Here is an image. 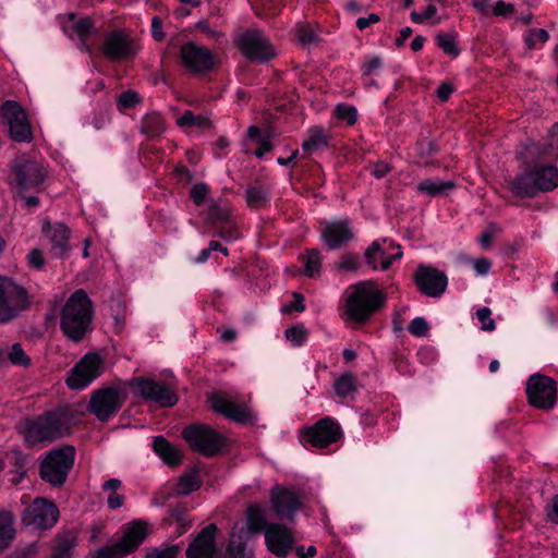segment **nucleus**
Listing matches in <instances>:
<instances>
[{
  "label": "nucleus",
  "mask_w": 558,
  "mask_h": 558,
  "mask_svg": "<svg viewBox=\"0 0 558 558\" xmlns=\"http://www.w3.org/2000/svg\"><path fill=\"white\" fill-rule=\"evenodd\" d=\"M343 432L340 424L332 417L326 416L302 432V441L317 449H324L340 441Z\"/></svg>",
  "instance_id": "nucleus-10"
},
{
  "label": "nucleus",
  "mask_w": 558,
  "mask_h": 558,
  "mask_svg": "<svg viewBox=\"0 0 558 558\" xmlns=\"http://www.w3.org/2000/svg\"><path fill=\"white\" fill-rule=\"evenodd\" d=\"M201 485V480L196 471L189 472L182 475L177 484V493L179 495H189L196 490Z\"/></svg>",
  "instance_id": "nucleus-36"
},
{
  "label": "nucleus",
  "mask_w": 558,
  "mask_h": 558,
  "mask_svg": "<svg viewBox=\"0 0 558 558\" xmlns=\"http://www.w3.org/2000/svg\"><path fill=\"white\" fill-rule=\"evenodd\" d=\"M380 21V17L379 15L375 14V13H371L368 16L366 17H359L355 22V25L356 27L360 29V31H364L366 29L367 27H369L371 25L373 24H376Z\"/></svg>",
  "instance_id": "nucleus-58"
},
{
  "label": "nucleus",
  "mask_w": 558,
  "mask_h": 558,
  "mask_svg": "<svg viewBox=\"0 0 558 558\" xmlns=\"http://www.w3.org/2000/svg\"><path fill=\"white\" fill-rule=\"evenodd\" d=\"M27 291L8 277L0 276V324L15 318L27 308Z\"/></svg>",
  "instance_id": "nucleus-6"
},
{
  "label": "nucleus",
  "mask_w": 558,
  "mask_h": 558,
  "mask_svg": "<svg viewBox=\"0 0 558 558\" xmlns=\"http://www.w3.org/2000/svg\"><path fill=\"white\" fill-rule=\"evenodd\" d=\"M476 319L481 323V329L484 331H493L496 328L495 320L492 317L489 307H481L475 313Z\"/></svg>",
  "instance_id": "nucleus-48"
},
{
  "label": "nucleus",
  "mask_w": 558,
  "mask_h": 558,
  "mask_svg": "<svg viewBox=\"0 0 558 558\" xmlns=\"http://www.w3.org/2000/svg\"><path fill=\"white\" fill-rule=\"evenodd\" d=\"M69 20L73 22V28L75 33L78 35V37L82 40V46L86 51H89V46L85 43V37L92 32L93 29V22L88 17H84L81 20L75 21L74 14H69Z\"/></svg>",
  "instance_id": "nucleus-39"
},
{
  "label": "nucleus",
  "mask_w": 558,
  "mask_h": 558,
  "mask_svg": "<svg viewBox=\"0 0 558 558\" xmlns=\"http://www.w3.org/2000/svg\"><path fill=\"white\" fill-rule=\"evenodd\" d=\"M454 187L452 181H442L439 179H427L417 184V192L428 196H437Z\"/></svg>",
  "instance_id": "nucleus-32"
},
{
  "label": "nucleus",
  "mask_w": 558,
  "mask_h": 558,
  "mask_svg": "<svg viewBox=\"0 0 558 558\" xmlns=\"http://www.w3.org/2000/svg\"><path fill=\"white\" fill-rule=\"evenodd\" d=\"M207 193H208L207 185L204 183H197L191 189L190 195L196 205H201V204H203Z\"/></svg>",
  "instance_id": "nucleus-55"
},
{
  "label": "nucleus",
  "mask_w": 558,
  "mask_h": 558,
  "mask_svg": "<svg viewBox=\"0 0 558 558\" xmlns=\"http://www.w3.org/2000/svg\"><path fill=\"white\" fill-rule=\"evenodd\" d=\"M75 450L71 446H63L47 453L40 464V476L53 486H61L72 469Z\"/></svg>",
  "instance_id": "nucleus-5"
},
{
  "label": "nucleus",
  "mask_w": 558,
  "mask_h": 558,
  "mask_svg": "<svg viewBox=\"0 0 558 558\" xmlns=\"http://www.w3.org/2000/svg\"><path fill=\"white\" fill-rule=\"evenodd\" d=\"M180 553L179 545H167L161 547H151L146 551V558H177Z\"/></svg>",
  "instance_id": "nucleus-43"
},
{
  "label": "nucleus",
  "mask_w": 558,
  "mask_h": 558,
  "mask_svg": "<svg viewBox=\"0 0 558 558\" xmlns=\"http://www.w3.org/2000/svg\"><path fill=\"white\" fill-rule=\"evenodd\" d=\"M298 38L302 44H312L316 40V34L306 27H300L298 29Z\"/></svg>",
  "instance_id": "nucleus-62"
},
{
  "label": "nucleus",
  "mask_w": 558,
  "mask_h": 558,
  "mask_svg": "<svg viewBox=\"0 0 558 558\" xmlns=\"http://www.w3.org/2000/svg\"><path fill=\"white\" fill-rule=\"evenodd\" d=\"M327 135L324 129L319 126L311 128L307 132V138L302 144L304 155H312L327 147Z\"/></svg>",
  "instance_id": "nucleus-30"
},
{
  "label": "nucleus",
  "mask_w": 558,
  "mask_h": 558,
  "mask_svg": "<svg viewBox=\"0 0 558 558\" xmlns=\"http://www.w3.org/2000/svg\"><path fill=\"white\" fill-rule=\"evenodd\" d=\"M2 117L9 124L10 135L15 142H31L32 129L23 108L15 101L8 100L1 107Z\"/></svg>",
  "instance_id": "nucleus-19"
},
{
  "label": "nucleus",
  "mask_w": 558,
  "mask_h": 558,
  "mask_svg": "<svg viewBox=\"0 0 558 558\" xmlns=\"http://www.w3.org/2000/svg\"><path fill=\"white\" fill-rule=\"evenodd\" d=\"M235 45L245 58L256 62H267L277 52L268 37L259 29H248L235 38Z\"/></svg>",
  "instance_id": "nucleus-8"
},
{
  "label": "nucleus",
  "mask_w": 558,
  "mask_h": 558,
  "mask_svg": "<svg viewBox=\"0 0 558 558\" xmlns=\"http://www.w3.org/2000/svg\"><path fill=\"white\" fill-rule=\"evenodd\" d=\"M271 509L275 514L290 522L302 508V496L299 492L282 486H275L269 495Z\"/></svg>",
  "instance_id": "nucleus-17"
},
{
  "label": "nucleus",
  "mask_w": 558,
  "mask_h": 558,
  "mask_svg": "<svg viewBox=\"0 0 558 558\" xmlns=\"http://www.w3.org/2000/svg\"><path fill=\"white\" fill-rule=\"evenodd\" d=\"M303 302H304L303 295L295 292V293H293V301L290 302L289 304H286L282 307V312H284V313L291 312V311L303 312L305 310Z\"/></svg>",
  "instance_id": "nucleus-57"
},
{
  "label": "nucleus",
  "mask_w": 558,
  "mask_h": 558,
  "mask_svg": "<svg viewBox=\"0 0 558 558\" xmlns=\"http://www.w3.org/2000/svg\"><path fill=\"white\" fill-rule=\"evenodd\" d=\"M104 372V361L98 353H87L70 371L66 385L71 389L81 390L90 385Z\"/></svg>",
  "instance_id": "nucleus-11"
},
{
  "label": "nucleus",
  "mask_w": 558,
  "mask_h": 558,
  "mask_svg": "<svg viewBox=\"0 0 558 558\" xmlns=\"http://www.w3.org/2000/svg\"><path fill=\"white\" fill-rule=\"evenodd\" d=\"M13 168L17 183L22 189L37 186L45 178L43 167L33 160H17Z\"/></svg>",
  "instance_id": "nucleus-26"
},
{
  "label": "nucleus",
  "mask_w": 558,
  "mask_h": 558,
  "mask_svg": "<svg viewBox=\"0 0 558 558\" xmlns=\"http://www.w3.org/2000/svg\"><path fill=\"white\" fill-rule=\"evenodd\" d=\"M418 290L430 298H439L447 289L448 279L445 272L421 264L414 272Z\"/></svg>",
  "instance_id": "nucleus-20"
},
{
  "label": "nucleus",
  "mask_w": 558,
  "mask_h": 558,
  "mask_svg": "<svg viewBox=\"0 0 558 558\" xmlns=\"http://www.w3.org/2000/svg\"><path fill=\"white\" fill-rule=\"evenodd\" d=\"M286 338L292 342L294 345H300L304 342L306 338V332L303 327L294 326L291 328H288L284 331Z\"/></svg>",
  "instance_id": "nucleus-51"
},
{
  "label": "nucleus",
  "mask_w": 558,
  "mask_h": 558,
  "mask_svg": "<svg viewBox=\"0 0 558 558\" xmlns=\"http://www.w3.org/2000/svg\"><path fill=\"white\" fill-rule=\"evenodd\" d=\"M339 267L343 270L348 271H354L359 267V260L357 257L354 255H347L344 256L341 262L339 263Z\"/></svg>",
  "instance_id": "nucleus-59"
},
{
  "label": "nucleus",
  "mask_w": 558,
  "mask_h": 558,
  "mask_svg": "<svg viewBox=\"0 0 558 558\" xmlns=\"http://www.w3.org/2000/svg\"><path fill=\"white\" fill-rule=\"evenodd\" d=\"M493 13L496 16H510L514 13V7L511 3H506L504 1H497L493 8Z\"/></svg>",
  "instance_id": "nucleus-56"
},
{
  "label": "nucleus",
  "mask_w": 558,
  "mask_h": 558,
  "mask_svg": "<svg viewBox=\"0 0 558 558\" xmlns=\"http://www.w3.org/2000/svg\"><path fill=\"white\" fill-rule=\"evenodd\" d=\"M124 402V397L118 388H104L93 393L88 410L100 421H108Z\"/></svg>",
  "instance_id": "nucleus-15"
},
{
  "label": "nucleus",
  "mask_w": 558,
  "mask_h": 558,
  "mask_svg": "<svg viewBox=\"0 0 558 558\" xmlns=\"http://www.w3.org/2000/svg\"><path fill=\"white\" fill-rule=\"evenodd\" d=\"M153 449L168 464L174 465L181 461L180 451L162 436L154 438Z\"/></svg>",
  "instance_id": "nucleus-29"
},
{
  "label": "nucleus",
  "mask_w": 558,
  "mask_h": 558,
  "mask_svg": "<svg viewBox=\"0 0 558 558\" xmlns=\"http://www.w3.org/2000/svg\"><path fill=\"white\" fill-rule=\"evenodd\" d=\"M526 395L533 407L549 410L556 403V383L548 376L534 374L527 380Z\"/></svg>",
  "instance_id": "nucleus-13"
},
{
  "label": "nucleus",
  "mask_w": 558,
  "mask_h": 558,
  "mask_svg": "<svg viewBox=\"0 0 558 558\" xmlns=\"http://www.w3.org/2000/svg\"><path fill=\"white\" fill-rule=\"evenodd\" d=\"M267 549L279 558H286L294 542L292 532L281 523H270L265 533Z\"/></svg>",
  "instance_id": "nucleus-23"
},
{
  "label": "nucleus",
  "mask_w": 558,
  "mask_h": 558,
  "mask_svg": "<svg viewBox=\"0 0 558 558\" xmlns=\"http://www.w3.org/2000/svg\"><path fill=\"white\" fill-rule=\"evenodd\" d=\"M15 536L14 517L9 511L0 512V551L7 548Z\"/></svg>",
  "instance_id": "nucleus-31"
},
{
  "label": "nucleus",
  "mask_w": 558,
  "mask_h": 558,
  "mask_svg": "<svg viewBox=\"0 0 558 558\" xmlns=\"http://www.w3.org/2000/svg\"><path fill=\"white\" fill-rule=\"evenodd\" d=\"M545 153L558 157V123H555L549 130Z\"/></svg>",
  "instance_id": "nucleus-52"
},
{
  "label": "nucleus",
  "mask_w": 558,
  "mask_h": 558,
  "mask_svg": "<svg viewBox=\"0 0 558 558\" xmlns=\"http://www.w3.org/2000/svg\"><path fill=\"white\" fill-rule=\"evenodd\" d=\"M557 186L558 168L547 163L530 167L510 182V190L520 197H534L538 193L551 192Z\"/></svg>",
  "instance_id": "nucleus-4"
},
{
  "label": "nucleus",
  "mask_w": 558,
  "mask_h": 558,
  "mask_svg": "<svg viewBox=\"0 0 558 558\" xmlns=\"http://www.w3.org/2000/svg\"><path fill=\"white\" fill-rule=\"evenodd\" d=\"M208 219L216 226L229 222L230 211L227 206L214 203L208 208Z\"/></svg>",
  "instance_id": "nucleus-42"
},
{
  "label": "nucleus",
  "mask_w": 558,
  "mask_h": 558,
  "mask_svg": "<svg viewBox=\"0 0 558 558\" xmlns=\"http://www.w3.org/2000/svg\"><path fill=\"white\" fill-rule=\"evenodd\" d=\"M28 264L32 268L40 269L44 266V256L41 251H31V253L28 254Z\"/></svg>",
  "instance_id": "nucleus-60"
},
{
  "label": "nucleus",
  "mask_w": 558,
  "mask_h": 558,
  "mask_svg": "<svg viewBox=\"0 0 558 558\" xmlns=\"http://www.w3.org/2000/svg\"><path fill=\"white\" fill-rule=\"evenodd\" d=\"M137 392L147 401L157 403L160 407H173L178 402V396L167 384L151 378L140 377L134 381Z\"/></svg>",
  "instance_id": "nucleus-18"
},
{
  "label": "nucleus",
  "mask_w": 558,
  "mask_h": 558,
  "mask_svg": "<svg viewBox=\"0 0 558 558\" xmlns=\"http://www.w3.org/2000/svg\"><path fill=\"white\" fill-rule=\"evenodd\" d=\"M218 234L226 241H235L240 238V231L230 221L222 226H219Z\"/></svg>",
  "instance_id": "nucleus-53"
},
{
  "label": "nucleus",
  "mask_w": 558,
  "mask_h": 558,
  "mask_svg": "<svg viewBox=\"0 0 558 558\" xmlns=\"http://www.w3.org/2000/svg\"><path fill=\"white\" fill-rule=\"evenodd\" d=\"M141 102L140 95L130 89L124 93H122L117 100V107L120 111H124L129 108H133L135 105Z\"/></svg>",
  "instance_id": "nucleus-46"
},
{
  "label": "nucleus",
  "mask_w": 558,
  "mask_h": 558,
  "mask_svg": "<svg viewBox=\"0 0 558 558\" xmlns=\"http://www.w3.org/2000/svg\"><path fill=\"white\" fill-rule=\"evenodd\" d=\"M43 232L52 243V248L56 251V254H62L68 248L70 230L65 225L46 221L43 225Z\"/></svg>",
  "instance_id": "nucleus-27"
},
{
  "label": "nucleus",
  "mask_w": 558,
  "mask_h": 558,
  "mask_svg": "<svg viewBox=\"0 0 558 558\" xmlns=\"http://www.w3.org/2000/svg\"><path fill=\"white\" fill-rule=\"evenodd\" d=\"M229 551L232 558H253L252 549L247 548L241 535L232 534L229 543Z\"/></svg>",
  "instance_id": "nucleus-38"
},
{
  "label": "nucleus",
  "mask_w": 558,
  "mask_h": 558,
  "mask_svg": "<svg viewBox=\"0 0 558 558\" xmlns=\"http://www.w3.org/2000/svg\"><path fill=\"white\" fill-rule=\"evenodd\" d=\"M93 304L86 292L76 290L61 311V330L73 341H80L90 329Z\"/></svg>",
  "instance_id": "nucleus-3"
},
{
  "label": "nucleus",
  "mask_w": 558,
  "mask_h": 558,
  "mask_svg": "<svg viewBox=\"0 0 558 558\" xmlns=\"http://www.w3.org/2000/svg\"><path fill=\"white\" fill-rule=\"evenodd\" d=\"M183 438L190 448L205 457H211L218 453L225 446V437L203 424H194L185 427L182 432Z\"/></svg>",
  "instance_id": "nucleus-7"
},
{
  "label": "nucleus",
  "mask_w": 558,
  "mask_h": 558,
  "mask_svg": "<svg viewBox=\"0 0 558 558\" xmlns=\"http://www.w3.org/2000/svg\"><path fill=\"white\" fill-rule=\"evenodd\" d=\"M268 199L267 191L260 185H254L246 190V202L254 208L262 207Z\"/></svg>",
  "instance_id": "nucleus-41"
},
{
  "label": "nucleus",
  "mask_w": 558,
  "mask_h": 558,
  "mask_svg": "<svg viewBox=\"0 0 558 558\" xmlns=\"http://www.w3.org/2000/svg\"><path fill=\"white\" fill-rule=\"evenodd\" d=\"M216 532L215 524L204 527L186 549L187 558H213L216 553Z\"/></svg>",
  "instance_id": "nucleus-25"
},
{
  "label": "nucleus",
  "mask_w": 558,
  "mask_h": 558,
  "mask_svg": "<svg viewBox=\"0 0 558 558\" xmlns=\"http://www.w3.org/2000/svg\"><path fill=\"white\" fill-rule=\"evenodd\" d=\"M59 510L56 505L45 498H36L25 508L22 522L33 530H49L58 521Z\"/></svg>",
  "instance_id": "nucleus-12"
},
{
  "label": "nucleus",
  "mask_w": 558,
  "mask_h": 558,
  "mask_svg": "<svg viewBox=\"0 0 558 558\" xmlns=\"http://www.w3.org/2000/svg\"><path fill=\"white\" fill-rule=\"evenodd\" d=\"M549 38L548 32L544 28L531 29L524 38L529 49H535L544 45Z\"/></svg>",
  "instance_id": "nucleus-44"
},
{
  "label": "nucleus",
  "mask_w": 558,
  "mask_h": 558,
  "mask_svg": "<svg viewBox=\"0 0 558 558\" xmlns=\"http://www.w3.org/2000/svg\"><path fill=\"white\" fill-rule=\"evenodd\" d=\"M74 545L72 537L66 536L58 538L51 558H70Z\"/></svg>",
  "instance_id": "nucleus-45"
},
{
  "label": "nucleus",
  "mask_w": 558,
  "mask_h": 558,
  "mask_svg": "<svg viewBox=\"0 0 558 558\" xmlns=\"http://www.w3.org/2000/svg\"><path fill=\"white\" fill-rule=\"evenodd\" d=\"M8 359L10 362L14 365L19 366H29L31 365V359L26 355L24 350L22 349L21 344L14 343L9 353Z\"/></svg>",
  "instance_id": "nucleus-47"
},
{
  "label": "nucleus",
  "mask_w": 558,
  "mask_h": 558,
  "mask_svg": "<svg viewBox=\"0 0 558 558\" xmlns=\"http://www.w3.org/2000/svg\"><path fill=\"white\" fill-rule=\"evenodd\" d=\"M473 267L478 276H485L489 271L492 264L487 258H480L473 260Z\"/></svg>",
  "instance_id": "nucleus-61"
},
{
  "label": "nucleus",
  "mask_w": 558,
  "mask_h": 558,
  "mask_svg": "<svg viewBox=\"0 0 558 558\" xmlns=\"http://www.w3.org/2000/svg\"><path fill=\"white\" fill-rule=\"evenodd\" d=\"M183 65L192 73L202 75L217 65V57L207 48L194 43H186L181 48Z\"/></svg>",
  "instance_id": "nucleus-16"
},
{
  "label": "nucleus",
  "mask_w": 558,
  "mask_h": 558,
  "mask_svg": "<svg viewBox=\"0 0 558 558\" xmlns=\"http://www.w3.org/2000/svg\"><path fill=\"white\" fill-rule=\"evenodd\" d=\"M333 389L340 398H351L356 392V380L352 374H343L333 383Z\"/></svg>",
  "instance_id": "nucleus-33"
},
{
  "label": "nucleus",
  "mask_w": 558,
  "mask_h": 558,
  "mask_svg": "<svg viewBox=\"0 0 558 558\" xmlns=\"http://www.w3.org/2000/svg\"><path fill=\"white\" fill-rule=\"evenodd\" d=\"M381 59L378 56L366 57L361 68L363 75L369 76L375 74L381 68Z\"/></svg>",
  "instance_id": "nucleus-50"
},
{
  "label": "nucleus",
  "mask_w": 558,
  "mask_h": 558,
  "mask_svg": "<svg viewBox=\"0 0 558 558\" xmlns=\"http://www.w3.org/2000/svg\"><path fill=\"white\" fill-rule=\"evenodd\" d=\"M73 420L66 408L48 411L28 420L23 428L24 440L28 446L51 442L71 433Z\"/></svg>",
  "instance_id": "nucleus-1"
},
{
  "label": "nucleus",
  "mask_w": 558,
  "mask_h": 558,
  "mask_svg": "<svg viewBox=\"0 0 558 558\" xmlns=\"http://www.w3.org/2000/svg\"><path fill=\"white\" fill-rule=\"evenodd\" d=\"M456 37L457 36L453 33L438 34L436 37L438 47L441 48L446 54L453 58L458 57L460 52L457 46Z\"/></svg>",
  "instance_id": "nucleus-40"
},
{
  "label": "nucleus",
  "mask_w": 558,
  "mask_h": 558,
  "mask_svg": "<svg viewBox=\"0 0 558 558\" xmlns=\"http://www.w3.org/2000/svg\"><path fill=\"white\" fill-rule=\"evenodd\" d=\"M337 118L347 121L348 124H354L357 119V111L353 106L339 105L336 108Z\"/></svg>",
  "instance_id": "nucleus-49"
},
{
  "label": "nucleus",
  "mask_w": 558,
  "mask_h": 558,
  "mask_svg": "<svg viewBox=\"0 0 558 558\" xmlns=\"http://www.w3.org/2000/svg\"><path fill=\"white\" fill-rule=\"evenodd\" d=\"M452 93H453V86L448 83L440 84L436 92L437 97L441 101H447L450 98Z\"/></svg>",
  "instance_id": "nucleus-63"
},
{
  "label": "nucleus",
  "mask_w": 558,
  "mask_h": 558,
  "mask_svg": "<svg viewBox=\"0 0 558 558\" xmlns=\"http://www.w3.org/2000/svg\"><path fill=\"white\" fill-rule=\"evenodd\" d=\"M409 331L415 337H423L428 331V324L423 317H415L409 325Z\"/></svg>",
  "instance_id": "nucleus-54"
},
{
  "label": "nucleus",
  "mask_w": 558,
  "mask_h": 558,
  "mask_svg": "<svg viewBox=\"0 0 558 558\" xmlns=\"http://www.w3.org/2000/svg\"><path fill=\"white\" fill-rule=\"evenodd\" d=\"M354 236L348 220L325 222L322 229V241L329 250H338Z\"/></svg>",
  "instance_id": "nucleus-24"
},
{
  "label": "nucleus",
  "mask_w": 558,
  "mask_h": 558,
  "mask_svg": "<svg viewBox=\"0 0 558 558\" xmlns=\"http://www.w3.org/2000/svg\"><path fill=\"white\" fill-rule=\"evenodd\" d=\"M138 47L125 33L114 31L106 36L104 54L110 60L131 59L137 53Z\"/></svg>",
  "instance_id": "nucleus-22"
},
{
  "label": "nucleus",
  "mask_w": 558,
  "mask_h": 558,
  "mask_svg": "<svg viewBox=\"0 0 558 558\" xmlns=\"http://www.w3.org/2000/svg\"><path fill=\"white\" fill-rule=\"evenodd\" d=\"M247 530L253 533H266L269 522L266 520L265 509L258 504H252L247 508L246 517Z\"/></svg>",
  "instance_id": "nucleus-28"
},
{
  "label": "nucleus",
  "mask_w": 558,
  "mask_h": 558,
  "mask_svg": "<svg viewBox=\"0 0 558 558\" xmlns=\"http://www.w3.org/2000/svg\"><path fill=\"white\" fill-rule=\"evenodd\" d=\"M147 524L142 521L130 523L120 541L100 548L94 558H122L134 551L146 538Z\"/></svg>",
  "instance_id": "nucleus-9"
},
{
  "label": "nucleus",
  "mask_w": 558,
  "mask_h": 558,
  "mask_svg": "<svg viewBox=\"0 0 558 558\" xmlns=\"http://www.w3.org/2000/svg\"><path fill=\"white\" fill-rule=\"evenodd\" d=\"M304 274L308 277H316L320 274L322 258L317 250H310L304 257Z\"/></svg>",
  "instance_id": "nucleus-37"
},
{
  "label": "nucleus",
  "mask_w": 558,
  "mask_h": 558,
  "mask_svg": "<svg viewBox=\"0 0 558 558\" xmlns=\"http://www.w3.org/2000/svg\"><path fill=\"white\" fill-rule=\"evenodd\" d=\"M177 124L180 128H196L205 130L210 128V120L202 114H194L192 111L186 110L181 117L177 119Z\"/></svg>",
  "instance_id": "nucleus-34"
},
{
  "label": "nucleus",
  "mask_w": 558,
  "mask_h": 558,
  "mask_svg": "<svg viewBox=\"0 0 558 558\" xmlns=\"http://www.w3.org/2000/svg\"><path fill=\"white\" fill-rule=\"evenodd\" d=\"M211 409L236 423H246L252 418L251 410L245 404H238L225 392H215L209 396Z\"/></svg>",
  "instance_id": "nucleus-21"
},
{
  "label": "nucleus",
  "mask_w": 558,
  "mask_h": 558,
  "mask_svg": "<svg viewBox=\"0 0 558 558\" xmlns=\"http://www.w3.org/2000/svg\"><path fill=\"white\" fill-rule=\"evenodd\" d=\"M547 515L550 521L558 523V495L553 499L550 507H548Z\"/></svg>",
  "instance_id": "nucleus-64"
},
{
  "label": "nucleus",
  "mask_w": 558,
  "mask_h": 558,
  "mask_svg": "<svg viewBox=\"0 0 558 558\" xmlns=\"http://www.w3.org/2000/svg\"><path fill=\"white\" fill-rule=\"evenodd\" d=\"M343 316L355 323H365L385 303V294L372 280L360 281L347 288Z\"/></svg>",
  "instance_id": "nucleus-2"
},
{
  "label": "nucleus",
  "mask_w": 558,
  "mask_h": 558,
  "mask_svg": "<svg viewBox=\"0 0 558 558\" xmlns=\"http://www.w3.org/2000/svg\"><path fill=\"white\" fill-rule=\"evenodd\" d=\"M401 257V247L387 239L375 240L364 252V258L373 270H387Z\"/></svg>",
  "instance_id": "nucleus-14"
},
{
  "label": "nucleus",
  "mask_w": 558,
  "mask_h": 558,
  "mask_svg": "<svg viewBox=\"0 0 558 558\" xmlns=\"http://www.w3.org/2000/svg\"><path fill=\"white\" fill-rule=\"evenodd\" d=\"M165 130V123L160 114H146L142 121V132L149 136H157Z\"/></svg>",
  "instance_id": "nucleus-35"
}]
</instances>
